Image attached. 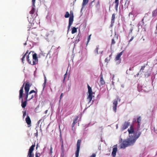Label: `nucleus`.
I'll list each match as a JSON object with an SVG mask.
<instances>
[{"mask_svg":"<svg viewBox=\"0 0 157 157\" xmlns=\"http://www.w3.org/2000/svg\"><path fill=\"white\" fill-rule=\"evenodd\" d=\"M141 118L139 117L137 118L136 122L137 123V128L135 130L133 125H130L128 129L129 138L124 140L121 144V148L124 149L129 146L132 145L135 142L141 134V132L140 131V122Z\"/></svg>","mask_w":157,"mask_h":157,"instance_id":"nucleus-1","label":"nucleus"},{"mask_svg":"<svg viewBox=\"0 0 157 157\" xmlns=\"http://www.w3.org/2000/svg\"><path fill=\"white\" fill-rule=\"evenodd\" d=\"M31 86L29 82H26L25 86V101L23 102V99L21 98V106L23 108L26 106L27 104V101H29L28 100V92L29 91L30 87Z\"/></svg>","mask_w":157,"mask_h":157,"instance_id":"nucleus-2","label":"nucleus"},{"mask_svg":"<svg viewBox=\"0 0 157 157\" xmlns=\"http://www.w3.org/2000/svg\"><path fill=\"white\" fill-rule=\"evenodd\" d=\"M30 53L31 52H30L26 56L27 60L29 64L32 65H35L38 63V59L37 56V54L35 53L33 54L32 61L30 59L29 55Z\"/></svg>","mask_w":157,"mask_h":157,"instance_id":"nucleus-3","label":"nucleus"},{"mask_svg":"<svg viewBox=\"0 0 157 157\" xmlns=\"http://www.w3.org/2000/svg\"><path fill=\"white\" fill-rule=\"evenodd\" d=\"M87 87L88 88V92L89 95L87 97V99L90 102L93 98V92L91 88L88 84Z\"/></svg>","mask_w":157,"mask_h":157,"instance_id":"nucleus-4","label":"nucleus"},{"mask_svg":"<svg viewBox=\"0 0 157 157\" xmlns=\"http://www.w3.org/2000/svg\"><path fill=\"white\" fill-rule=\"evenodd\" d=\"M35 144L32 145L30 147L28 151L27 157H34V154L33 151L35 147Z\"/></svg>","mask_w":157,"mask_h":157,"instance_id":"nucleus-5","label":"nucleus"},{"mask_svg":"<svg viewBox=\"0 0 157 157\" xmlns=\"http://www.w3.org/2000/svg\"><path fill=\"white\" fill-rule=\"evenodd\" d=\"M81 142V140H78L77 143V150L75 152V156L76 157H78L79 156V151L80 144Z\"/></svg>","mask_w":157,"mask_h":157,"instance_id":"nucleus-6","label":"nucleus"},{"mask_svg":"<svg viewBox=\"0 0 157 157\" xmlns=\"http://www.w3.org/2000/svg\"><path fill=\"white\" fill-rule=\"evenodd\" d=\"M36 0H32V2L33 4V6L32 7V10L29 12V13L32 15L33 14L35 11V3Z\"/></svg>","mask_w":157,"mask_h":157,"instance_id":"nucleus-7","label":"nucleus"},{"mask_svg":"<svg viewBox=\"0 0 157 157\" xmlns=\"http://www.w3.org/2000/svg\"><path fill=\"white\" fill-rule=\"evenodd\" d=\"M118 104L117 99H115L113 103V109L115 112H116L117 110V108Z\"/></svg>","mask_w":157,"mask_h":157,"instance_id":"nucleus-8","label":"nucleus"},{"mask_svg":"<svg viewBox=\"0 0 157 157\" xmlns=\"http://www.w3.org/2000/svg\"><path fill=\"white\" fill-rule=\"evenodd\" d=\"M25 85V83H24L23 85L22 86V87L21 88V89L19 91V99L22 98V96L23 93V88Z\"/></svg>","mask_w":157,"mask_h":157,"instance_id":"nucleus-9","label":"nucleus"},{"mask_svg":"<svg viewBox=\"0 0 157 157\" xmlns=\"http://www.w3.org/2000/svg\"><path fill=\"white\" fill-rule=\"evenodd\" d=\"M130 123L128 121H125L122 126V129L124 130L126 129L130 125Z\"/></svg>","mask_w":157,"mask_h":157,"instance_id":"nucleus-10","label":"nucleus"},{"mask_svg":"<svg viewBox=\"0 0 157 157\" xmlns=\"http://www.w3.org/2000/svg\"><path fill=\"white\" fill-rule=\"evenodd\" d=\"M74 20V17L73 16H70L69 18V24L68 26V29H70L71 25L72 24Z\"/></svg>","mask_w":157,"mask_h":157,"instance_id":"nucleus-11","label":"nucleus"},{"mask_svg":"<svg viewBox=\"0 0 157 157\" xmlns=\"http://www.w3.org/2000/svg\"><path fill=\"white\" fill-rule=\"evenodd\" d=\"M100 83L101 85H102L105 84V82L103 79V75L102 73L100 75Z\"/></svg>","mask_w":157,"mask_h":157,"instance_id":"nucleus-12","label":"nucleus"},{"mask_svg":"<svg viewBox=\"0 0 157 157\" xmlns=\"http://www.w3.org/2000/svg\"><path fill=\"white\" fill-rule=\"evenodd\" d=\"M117 150V146L116 147L113 148L112 154L113 157H115L116 153Z\"/></svg>","mask_w":157,"mask_h":157,"instance_id":"nucleus-13","label":"nucleus"},{"mask_svg":"<svg viewBox=\"0 0 157 157\" xmlns=\"http://www.w3.org/2000/svg\"><path fill=\"white\" fill-rule=\"evenodd\" d=\"M25 121L26 123L28 125H31V121L29 117L27 115L25 119Z\"/></svg>","mask_w":157,"mask_h":157,"instance_id":"nucleus-14","label":"nucleus"},{"mask_svg":"<svg viewBox=\"0 0 157 157\" xmlns=\"http://www.w3.org/2000/svg\"><path fill=\"white\" fill-rule=\"evenodd\" d=\"M123 51H122L119 54H118L116 56L115 58V60L116 61L120 59L121 56L122 55Z\"/></svg>","mask_w":157,"mask_h":157,"instance_id":"nucleus-15","label":"nucleus"},{"mask_svg":"<svg viewBox=\"0 0 157 157\" xmlns=\"http://www.w3.org/2000/svg\"><path fill=\"white\" fill-rule=\"evenodd\" d=\"M119 0H115L114 3L115 4V8L116 10L117 11L118 10V7L119 4Z\"/></svg>","mask_w":157,"mask_h":157,"instance_id":"nucleus-16","label":"nucleus"},{"mask_svg":"<svg viewBox=\"0 0 157 157\" xmlns=\"http://www.w3.org/2000/svg\"><path fill=\"white\" fill-rule=\"evenodd\" d=\"M88 2L89 0H83L82 4V9L84 6L86 5L88 3Z\"/></svg>","mask_w":157,"mask_h":157,"instance_id":"nucleus-17","label":"nucleus"},{"mask_svg":"<svg viewBox=\"0 0 157 157\" xmlns=\"http://www.w3.org/2000/svg\"><path fill=\"white\" fill-rule=\"evenodd\" d=\"M78 119V118L77 117L76 118L74 119L73 120V122L72 125V128L74 127L75 124L77 123Z\"/></svg>","mask_w":157,"mask_h":157,"instance_id":"nucleus-18","label":"nucleus"},{"mask_svg":"<svg viewBox=\"0 0 157 157\" xmlns=\"http://www.w3.org/2000/svg\"><path fill=\"white\" fill-rule=\"evenodd\" d=\"M115 13H113L112 14L111 20V23L112 24H113L114 22V20L115 19Z\"/></svg>","mask_w":157,"mask_h":157,"instance_id":"nucleus-19","label":"nucleus"},{"mask_svg":"<svg viewBox=\"0 0 157 157\" xmlns=\"http://www.w3.org/2000/svg\"><path fill=\"white\" fill-rule=\"evenodd\" d=\"M28 52H29V51L27 50L26 51V53L23 55L21 59L22 63H24V61H25V56L28 53Z\"/></svg>","mask_w":157,"mask_h":157,"instance_id":"nucleus-20","label":"nucleus"},{"mask_svg":"<svg viewBox=\"0 0 157 157\" xmlns=\"http://www.w3.org/2000/svg\"><path fill=\"white\" fill-rule=\"evenodd\" d=\"M77 32V29L75 27H73L72 28L71 33L72 34H74Z\"/></svg>","mask_w":157,"mask_h":157,"instance_id":"nucleus-21","label":"nucleus"},{"mask_svg":"<svg viewBox=\"0 0 157 157\" xmlns=\"http://www.w3.org/2000/svg\"><path fill=\"white\" fill-rule=\"evenodd\" d=\"M157 15V9L154 10L152 12V16L155 17Z\"/></svg>","mask_w":157,"mask_h":157,"instance_id":"nucleus-22","label":"nucleus"},{"mask_svg":"<svg viewBox=\"0 0 157 157\" xmlns=\"http://www.w3.org/2000/svg\"><path fill=\"white\" fill-rule=\"evenodd\" d=\"M61 150H62V154L63 155L64 154V149L63 146V141H62V144H61Z\"/></svg>","mask_w":157,"mask_h":157,"instance_id":"nucleus-23","label":"nucleus"},{"mask_svg":"<svg viewBox=\"0 0 157 157\" xmlns=\"http://www.w3.org/2000/svg\"><path fill=\"white\" fill-rule=\"evenodd\" d=\"M116 43V41H115V40L114 39V37L112 39V41H111V47H112V46L114 44Z\"/></svg>","mask_w":157,"mask_h":157,"instance_id":"nucleus-24","label":"nucleus"},{"mask_svg":"<svg viewBox=\"0 0 157 157\" xmlns=\"http://www.w3.org/2000/svg\"><path fill=\"white\" fill-rule=\"evenodd\" d=\"M151 75V73L148 72H146L144 74L145 77L146 78H148V77H149Z\"/></svg>","mask_w":157,"mask_h":157,"instance_id":"nucleus-25","label":"nucleus"},{"mask_svg":"<svg viewBox=\"0 0 157 157\" xmlns=\"http://www.w3.org/2000/svg\"><path fill=\"white\" fill-rule=\"evenodd\" d=\"M133 29V28L132 27H131L129 29V32L128 34V36H129L130 35L132 34V31Z\"/></svg>","mask_w":157,"mask_h":157,"instance_id":"nucleus-26","label":"nucleus"},{"mask_svg":"<svg viewBox=\"0 0 157 157\" xmlns=\"http://www.w3.org/2000/svg\"><path fill=\"white\" fill-rule=\"evenodd\" d=\"M70 16V14L68 12H67L64 15V17L65 18H68Z\"/></svg>","mask_w":157,"mask_h":157,"instance_id":"nucleus-27","label":"nucleus"},{"mask_svg":"<svg viewBox=\"0 0 157 157\" xmlns=\"http://www.w3.org/2000/svg\"><path fill=\"white\" fill-rule=\"evenodd\" d=\"M110 59L111 58H109L107 57L105 59V62L108 63L110 60Z\"/></svg>","mask_w":157,"mask_h":157,"instance_id":"nucleus-28","label":"nucleus"},{"mask_svg":"<svg viewBox=\"0 0 157 157\" xmlns=\"http://www.w3.org/2000/svg\"><path fill=\"white\" fill-rule=\"evenodd\" d=\"M33 93H36L37 92L35 91L34 90H31L29 93L28 92V95H30Z\"/></svg>","mask_w":157,"mask_h":157,"instance_id":"nucleus-29","label":"nucleus"},{"mask_svg":"<svg viewBox=\"0 0 157 157\" xmlns=\"http://www.w3.org/2000/svg\"><path fill=\"white\" fill-rule=\"evenodd\" d=\"M98 47H97L94 51L95 53L97 54H98Z\"/></svg>","mask_w":157,"mask_h":157,"instance_id":"nucleus-30","label":"nucleus"},{"mask_svg":"<svg viewBox=\"0 0 157 157\" xmlns=\"http://www.w3.org/2000/svg\"><path fill=\"white\" fill-rule=\"evenodd\" d=\"M91 35L90 34L88 36V39H87L88 40L87 41V44H88V43H89V41H90V37H91Z\"/></svg>","mask_w":157,"mask_h":157,"instance_id":"nucleus-31","label":"nucleus"},{"mask_svg":"<svg viewBox=\"0 0 157 157\" xmlns=\"http://www.w3.org/2000/svg\"><path fill=\"white\" fill-rule=\"evenodd\" d=\"M70 16H73L74 17V14L73 12L72 11H70Z\"/></svg>","mask_w":157,"mask_h":157,"instance_id":"nucleus-32","label":"nucleus"},{"mask_svg":"<svg viewBox=\"0 0 157 157\" xmlns=\"http://www.w3.org/2000/svg\"><path fill=\"white\" fill-rule=\"evenodd\" d=\"M67 76V72L66 73H65L64 75V78L63 80V82H64V80L65 79V78H66V77Z\"/></svg>","mask_w":157,"mask_h":157,"instance_id":"nucleus-33","label":"nucleus"},{"mask_svg":"<svg viewBox=\"0 0 157 157\" xmlns=\"http://www.w3.org/2000/svg\"><path fill=\"white\" fill-rule=\"evenodd\" d=\"M34 96L33 94L30 97V98L28 100L29 101L31 100L34 98Z\"/></svg>","mask_w":157,"mask_h":157,"instance_id":"nucleus-34","label":"nucleus"},{"mask_svg":"<svg viewBox=\"0 0 157 157\" xmlns=\"http://www.w3.org/2000/svg\"><path fill=\"white\" fill-rule=\"evenodd\" d=\"M145 66L144 65V66H142L141 67V68L140 69V72L141 71H143L144 70V69L145 67Z\"/></svg>","mask_w":157,"mask_h":157,"instance_id":"nucleus-35","label":"nucleus"},{"mask_svg":"<svg viewBox=\"0 0 157 157\" xmlns=\"http://www.w3.org/2000/svg\"><path fill=\"white\" fill-rule=\"evenodd\" d=\"M96 154L95 153H93L90 157H96Z\"/></svg>","mask_w":157,"mask_h":157,"instance_id":"nucleus-36","label":"nucleus"},{"mask_svg":"<svg viewBox=\"0 0 157 157\" xmlns=\"http://www.w3.org/2000/svg\"><path fill=\"white\" fill-rule=\"evenodd\" d=\"M26 115V111H24L23 113V117L24 118Z\"/></svg>","mask_w":157,"mask_h":157,"instance_id":"nucleus-37","label":"nucleus"},{"mask_svg":"<svg viewBox=\"0 0 157 157\" xmlns=\"http://www.w3.org/2000/svg\"><path fill=\"white\" fill-rule=\"evenodd\" d=\"M52 146H51V147L50 148V154H52Z\"/></svg>","mask_w":157,"mask_h":157,"instance_id":"nucleus-38","label":"nucleus"},{"mask_svg":"<svg viewBox=\"0 0 157 157\" xmlns=\"http://www.w3.org/2000/svg\"><path fill=\"white\" fill-rule=\"evenodd\" d=\"M134 37L133 36H132L131 38L130 39V40H129V42H130L131 41L133 40V39H134Z\"/></svg>","mask_w":157,"mask_h":157,"instance_id":"nucleus-39","label":"nucleus"},{"mask_svg":"<svg viewBox=\"0 0 157 157\" xmlns=\"http://www.w3.org/2000/svg\"><path fill=\"white\" fill-rule=\"evenodd\" d=\"M68 91H69L70 90V87H71V84H70L69 85H68Z\"/></svg>","mask_w":157,"mask_h":157,"instance_id":"nucleus-40","label":"nucleus"},{"mask_svg":"<svg viewBox=\"0 0 157 157\" xmlns=\"http://www.w3.org/2000/svg\"><path fill=\"white\" fill-rule=\"evenodd\" d=\"M35 136H36V137H37L38 136V132L37 131V132L35 134Z\"/></svg>","mask_w":157,"mask_h":157,"instance_id":"nucleus-41","label":"nucleus"},{"mask_svg":"<svg viewBox=\"0 0 157 157\" xmlns=\"http://www.w3.org/2000/svg\"><path fill=\"white\" fill-rule=\"evenodd\" d=\"M46 77H45L44 82V85H45V84H46Z\"/></svg>","mask_w":157,"mask_h":157,"instance_id":"nucleus-42","label":"nucleus"},{"mask_svg":"<svg viewBox=\"0 0 157 157\" xmlns=\"http://www.w3.org/2000/svg\"><path fill=\"white\" fill-rule=\"evenodd\" d=\"M35 156L36 157H39V156L38 155V154L37 153H36Z\"/></svg>","mask_w":157,"mask_h":157,"instance_id":"nucleus-43","label":"nucleus"},{"mask_svg":"<svg viewBox=\"0 0 157 157\" xmlns=\"http://www.w3.org/2000/svg\"><path fill=\"white\" fill-rule=\"evenodd\" d=\"M63 96V93H62L60 96V99H61Z\"/></svg>","mask_w":157,"mask_h":157,"instance_id":"nucleus-44","label":"nucleus"},{"mask_svg":"<svg viewBox=\"0 0 157 157\" xmlns=\"http://www.w3.org/2000/svg\"><path fill=\"white\" fill-rule=\"evenodd\" d=\"M112 53L109 56V58H111V56H112Z\"/></svg>","mask_w":157,"mask_h":157,"instance_id":"nucleus-45","label":"nucleus"},{"mask_svg":"<svg viewBox=\"0 0 157 157\" xmlns=\"http://www.w3.org/2000/svg\"><path fill=\"white\" fill-rule=\"evenodd\" d=\"M94 1H92L90 3V6H91V5L92 6V3Z\"/></svg>","mask_w":157,"mask_h":157,"instance_id":"nucleus-46","label":"nucleus"},{"mask_svg":"<svg viewBox=\"0 0 157 157\" xmlns=\"http://www.w3.org/2000/svg\"><path fill=\"white\" fill-rule=\"evenodd\" d=\"M41 120H42L41 119H40V120L38 121V124H39L40 122L41 121Z\"/></svg>","mask_w":157,"mask_h":157,"instance_id":"nucleus-47","label":"nucleus"},{"mask_svg":"<svg viewBox=\"0 0 157 157\" xmlns=\"http://www.w3.org/2000/svg\"><path fill=\"white\" fill-rule=\"evenodd\" d=\"M34 29H33V28H32L31 29V32L32 33L33 32V31H32Z\"/></svg>","mask_w":157,"mask_h":157,"instance_id":"nucleus-48","label":"nucleus"},{"mask_svg":"<svg viewBox=\"0 0 157 157\" xmlns=\"http://www.w3.org/2000/svg\"><path fill=\"white\" fill-rule=\"evenodd\" d=\"M121 86L123 88L124 87V85H122Z\"/></svg>","mask_w":157,"mask_h":157,"instance_id":"nucleus-49","label":"nucleus"},{"mask_svg":"<svg viewBox=\"0 0 157 157\" xmlns=\"http://www.w3.org/2000/svg\"><path fill=\"white\" fill-rule=\"evenodd\" d=\"M24 44V45H26L27 44V43H26H26H25Z\"/></svg>","mask_w":157,"mask_h":157,"instance_id":"nucleus-50","label":"nucleus"},{"mask_svg":"<svg viewBox=\"0 0 157 157\" xmlns=\"http://www.w3.org/2000/svg\"><path fill=\"white\" fill-rule=\"evenodd\" d=\"M139 75V73H138V74H136V75L137 76H138V75Z\"/></svg>","mask_w":157,"mask_h":157,"instance_id":"nucleus-51","label":"nucleus"},{"mask_svg":"<svg viewBox=\"0 0 157 157\" xmlns=\"http://www.w3.org/2000/svg\"><path fill=\"white\" fill-rule=\"evenodd\" d=\"M112 84H113V85H114V83L113 82H112Z\"/></svg>","mask_w":157,"mask_h":157,"instance_id":"nucleus-52","label":"nucleus"},{"mask_svg":"<svg viewBox=\"0 0 157 157\" xmlns=\"http://www.w3.org/2000/svg\"><path fill=\"white\" fill-rule=\"evenodd\" d=\"M38 144H37L36 147V149H37V147H38Z\"/></svg>","mask_w":157,"mask_h":157,"instance_id":"nucleus-53","label":"nucleus"},{"mask_svg":"<svg viewBox=\"0 0 157 157\" xmlns=\"http://www.w3.org/2000/svg\"><path fill=\"white\" fill-rule=\"evenodd\" d=\"M47 111H48V110H47L46 111H45V112H46L45 113H47Z\"/></svg>","mask_w":157,"mask_h":157,"instance_id":"nucleus-54","label":"nucleus"},{"mask_svg":"<svg viewBox=\"0 0 157 157\" xmlns=\"http://www.w3.org/2000/svg\"><path fill=\"white\" fill-rule=\"evenodd\" d=\"M129 70H131V68H130L129 69Z\"/></svg>","mask_w":157,"mask_h":157,"instance_id":"nucleus-55","label":"nucleus"},{"mask_svg":"<svg viewBox=\"0 0 157 157\" xmlns=\"http://www.w3.org/2000/svg\"><path fill=\"white\" fill-rule=\"evenodd\" d=\"M36 33V32H34V33H33L34 34H35V33Z\"/></svg>","mask_w":157,"mask_h":157,"instance_id":"nucleus-56","label":"nucleus"},{"mask_svg":"<svg viewBox=\"0 0 157 157\" xmlns=\"http://www.w3.org/2000/svg\"><path fill=\"white\" fill-rule=\"evenodd\" d=\"M30 30H30H29V29H28V31H29V30Z\"/></svg>","mask_w":157,"mask_h":157,"instance_id":"nucleus-57","label":"nucleus"},{"mask_svg":"<svg viewBox=\"0 0 157 157\" xmlns=\"http://www.w3.org/2000/svg\"><path fill=\"white\" fill-rule=\"evenodd\" d=\"M76 0H75V1H76Z\"/></svg>","mask_w":157,"mask_h":157,"instance_id":"nucleus-58","label":"nucleus"}]
</instances>
